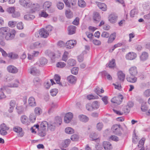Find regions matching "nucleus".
<instances>
[{"label": "nucleus", "mask_w": 150, "mask_h": 150, "mask_svg": "<svg viewBox=\"0 0 150 150\" xmlns=\"http://www.w3.org/2000/svg\"><path fill=\"white\" fill-rule=\"evenodd\" d=\"M121 128L120 125L115 124L112 127L111 130L115 134L120 135L122 134Z\"/></svg>", "instance_id": "f257e3e1"}, {"label": "nucleus", "mask_w": 150, "mask_h": 150, "mask_svg": "<svg viewBox=\"0 0 150 150\" xmlns=\"http://www.w3.org/2000/svg\"><path fill=\"white\" fill-rule=\"evenodd\" d=\"M123 98V96L121 95L119 96L113 97L111 99V101L112 103L120 104L122 102Z\"/></svg>", "instance_id": "f03ea898"}, {"label": "nucleus", "mask_w": 150, "mask_h": 150, "mask_svg": "<svg viewBox=\"0 0 150 150\" xmlns=\"http://www.w3.org/2000/svg\"><path fill=\"white\" fill-rule=\"evenodd\" d=\"M117 16L116 14L114 13H112L109 16L108 20L111 23H115L117 20Z\"/></svg>", "instance_id": "7ed1b4c3"}, {"label": "nucleus", "mask_w": 150, "mask_h": 150, "mask_svg": "<svg viewBox=\"0 0 150 150\" xmlns=\"http://www.w3.org/2000/svg\"><path fill=\"white\" fill-rule=\"evenodd\" d=\"M19 2L21 5L26 8L30 7L31 4L30 0H20Z\"/></svg>", "instance_id": "20e7f679"}, {"label": "nucleus", "mask_w": 150, "mask_h": 150, "mask_svg": "<svg viewBox=\"0 0 150 150\" xmlns=\"http://www.w3.org/2000/svg\"><path fill=\"white\" fill-rule=\"evenodd\" d=\"M76 44L75 40H71L67 41L66 44V46L67 48L70 49L73 48Z\"/></svg>", "instance_id": "39448f33"}, {"label": "nucleus", "mask_w": 150, "mask_h": 150, "mask_svg": "<svg viewBox=\"0 0 150 150\" xmlns=\"http://www.w3.org/2000/svg\"><path fill=\"white\" fill-rule=\"evenodd\" d=\"M29 71L30 73L34 75H38L40 74L39 70L34 67H31Z\"/></svg>", "instance_id": "423d86ee"}, {"label": "nucleus", "mask_w": 150, "mask_h": 150, "mask_svg": "<svg viewBox=\"0 0 150 150\" xmlns=\"http://www.w3.org/2000/svg\"><path fill=\"white\" fill-rule=\"evenodd\" d=\"M39 34L40 37L44 38H46L49 35V33L44 28H42L39 30Z\"/></svg>", "instance_id": "0eeeda50"}, {"label": "nucleus", "mask_w": 150, "mask_h": 150, "mask_svg": "<svg viewBox=\"0 0 150 150\" xmlns=\"http://www.w3.org/2000/svg\"><path fill=\"white\" fill-rule=\"evenodd\" d=\"M130 75L132 76H136L138 73L137 68L136 67L133 66L131 67L129 70Z\"/></svg>", "instance_id": "6e6552de"}, {"label": "nucleus", "mask_w": 150, "mask_h": 150, "mask_svg": "<svg viewBox=\"0 0 150 150\" xmlns=\"http://www.w3.org/2000/svg\"><path fill=\"white\" fill-rule=\"evenodd\" d=\"M7 70L8 72L13 74H16L18 72L17 68L13 65L8 66L7 67Z\"/></svg>", "instance_id": "1a4fd4ad"}, {"label": "nucleus", "mask_w": 150, "mask_h": 150, "mask_svg": "<svg viewBox=\"0 0 150 150\" xmlns=\"http://www.w3.org/2000/svg\"><path fill=\"white\" fill-rule=\"evenodd\" d=\"M140 103H141V109L143 112L146 111L148 108L146 105V102L143 99H140L139 101Z\"/></svg>", "instance_id": "9d476101"}, {"label": "nucleus", "mask_w": 150, "mask_h": 150, "mask_svg": "<svg viewBox=\"0 0 150 150\" xmlns=\"http://www.w3.org/2000/svg\"><path fill=\"white\" fill-rule=\"evenodd\" d=\"M137 57L136 54L133 52H129L127 54L126 56L127 59L132 60L134 59Z\"/></svg>", "instance_id": "9b49d317"}, {"label": "nucleus", "mask_w": 150, "mask_h": 150, "mask_svg": "<svg viewBox=\"0 0 150 150\" xmlns=\"http://www.w3.org/2000/svg\"><path fill=\"white\" fill-rule=\"evenodd\" d=\"M100 73L101 74L102 77L107 78V79L109 80H112V77L109 74L107 73L106 71H103L100 72Z\"/></svg>", "instance_id": "f8f14e48"}, {"label": "nucleus", "mask_w": 150, "mask_h": 150, "mask_svg": "<svg viewBox=\"0 0 150 150\" xmlns=\"http://www.w3.org/2000/svg\"><path fill=\"white\" fill-rule=\"evenodd\" d=\"M40 7L39 5L37 3L32 4L31 3L30 6L29 7L31 8L32 12H35L39 11L40 9Z\"/></svg>", "instance_id": "ddd939ff"}, {"label": "nucleus", "mask_w": 150, "mask_h": 150, "mask_svg": "<svg viewBox=\"0 0 150 150\" xmlns=\"http://www.w3.org/2000/svg\"><path fill=\"white\" fill-rule=\"evenodd\" d=\"M103 145L105 150H111L112 148L111 144L108 142H104L103 143Z\"/></svg>", "instance_id": "4468645a"}, {"label": "nucleus", "mask_w": 150, "mask_h": 150, "mask_svg": "<svg viewBox=\"0 0 150 150\" xmlns=\"http://www.w3.org/2000/svg\"><path fill=\"white\" fill-rule=\"evenodd\" d=\"M13 130L16 132L19 133V134L21 137L23 136V134L22 133V128L18 126H15L13 128Z\"/></svg>", "instance_id": "2eb2a0df"}, {"label": "nucleus", "mask_w": 150, "mask_h": 150, "mask_svg": "<svg viewBox=\"0 0 150 150\" xmlns=\"http://www.w3.org/2000/svg\"><path fill=\"white\" fill-rule=\"evenodd\" d=\"M76 27L75 26L71 25L68 28V34L69 35H72L76 32Z\"/></svg>", "instance_id": "dca6fc26"}, {"label": "nucleus", "mask_w": 150, "mask_h": 150, "mask_svg": "<svg viewBox=\"0 0 150 150\" xmlns=\"http://www.w3.org/2000/svg\"><path fill=\"white\" fill-rule=\"evenodd\" d=\"M96 3L100 9L102 11H105L107 10V7L106 5L103 3L96 2Z\"/></svg>", "instance_id": "f3484780"}, {"label": "nucleus", "mask_w": 150, "mask_h": 150, "mask_svg": "<svg viewBox=\"0 0 150 150\" xmlns=\"http://www.w3.org/2000/svg\"><path fill=\"white\" fill-rule=\"evenodd\" d=\"M33 83L35 86L38 87L41 85L42 81L39 78L36 77L34 79Z\"/></svg>", "instance_id": "a211bd4d"}, {"label": "nucleus", "mask_w": 150, "mask_h": 150, "mask_svg": "<svg viewBox=\"0 0 150 150\" xmlns=\"http://www.w3.org/2000/svg\"><path fill=\"white\" fill-rule=\"evenodd\" d=\"M67 79L69 82L73 84L75 83L76 80V77L72 75H70L68 76Z\"/></svg>", "instance_id": "6ab92c4d"}, {"label": "nucleus", "mask_w": 150, "mask_h": 150, "mask_svg": "<svg viewBox=\"0 0 150 150\" xmlns=\"http://www.w3.org/2000/svg\"><path fill=\"white\" fill-rule=\"evenodd\" d=\"M21 120L23 124L26 125H28V118L26 115H24L22 116L21 117Z\"/></svg>", "instance_id": "aec40b11"}, {"label": "nucleus", "mask_w": 150, "mask_h": 150, "mask_svg": "<svg viewBox=\"0 0 150 150\" xmlns=\"http://www.w3.org/2000/svg\"><path fill=\"white\" fill-rule=\"evenodd\" d=\"M28 102L29 105L30 106H34L36 105L35 98L33 97H30L29 98Z\"/></svg>", "instance_id": "412c9836"}, {"label": "nucleus", "mask_w": 150, "mask_h": 150, "mask_svg": "<svg viewBox=\"0 0 150 150\" xmlns=\"http://www.w3.org/2000/svg\"><path fill=\"white\" fill-rule=\"evenodd\" d=\"M119 79L121 81H123L125 78V75L122 71H119L117 73Z\"/></svg>", "instance_id": "4be33fe9"}, {"label": "nucleus", "mask_w": 150, "mask_h": 150, "mask_svg": "<svg viewBox=\"0 0 150 150\" xmlns=\"http://www.w3.org/2000/svg\"><path fill=\"white\" fill-rule=\"evenodd\" d=\"M45 54L50 57L51 59L55 58V54L54 53L50 50H47L45 52Z\"/></svg>", "instance_id": "5701e85b"}, {"label": "nucleus", "mask_w": 150, "mask_h": 150, "mask_svg": "<svg viewBox=\"0 0 150 150\" xmlns=\"http://www.w3.org/2000/svg\"><path fill=\"white\" fill-rule=\"evenodd\" d=\"M6 34L5 38L7 40L12 39L15 36V34L14 33H11L8 32Z\"/></svg>", "instance_id": "b1692460"}, {"label": "nucleus", "mask_w": 150, "mask_h": 150, "mask_svg": "<svg viewBox=\"0 0 150 150\" xmlns=\"http://www.w3.org/2000/svg\"><path fill=\"white\" fill-rule=\"evenodd\" d=\"M126 79L127 81L131 83H135L137 81V78L135 76H131V77L127 76Z\"/></svg>", "instance_id": "393cba45"}, {"label": "nucleus", "mask_w": 150, "mask_h": 150, "mask_svg": "<svg viewBox=\"0 0 150 150\" xmlns=\"http://www.w3.org/2000/svg\"><path fill=\"white\" fill-rule=\"evenodd\" d=\"M65 15L66 17L68 18H72L73 16V13L69 9L66 11Z\"/></svg>", "instance_id": "a878e982"}, {"label": "nucleus", "mask_w": 150, "mask_h": 150, "mask_svg": "<svg viewBox=\"0 0 150 150\" xmlns=\"http://www.w3.org/2000/svg\"><path fill=\"white\" fill-rule=\"evenodd\" d=\"M100 17L99 13L96 12L94 13L93 16V19L95 21L98 22L100 20Z\"/></svg>", "instance_id": "bb28decb"}, {"label": "nucleus", "mask_w": 150, "mask_h": 150, "mask_svg": "<svg viewBox=\"0 0 150 150\" xmlns=\"http://www.w3.org/2000/svg\"><path fill=\"white\" fill-rule=\"evenodd\" d=\"M41 46L40 43L39 42H35L33 44H32L30 46V48L31 49H35L36 48H40Z\"/></svg>", "instance_id": "cd10ccee"}, {"label": "nucleus", "mask_w": 150, "mask_h": 150, "mask_svg": "<svg viewBox=\"0 0 150 150\" xmlns=\"http://www.w3.org/2000/svg\"><path fill=\"white\" fill-rule=\"evenodd\" d=\"M149 56L148 54L146 52H143L140 56V59L142 61L146 60Z\"/></svg>", "instance_id": "c85d7f7f"}, {"label": "nucleus", "mask_w": 150, "mask_h": 150, "mask_svg": "<svg viewBox=\"0 0 150 150\" xmlns=\"http://www.w3.org/2000/svg\"><path fill=\"white\" fill-rule=\"evenodd\" d=\"M79 117L80 120L83 122H86L88 120V118L84 115H80L79 116Z\"/></svg>", "instance_id": "c756f323"}, {"label": "nucleus", "mask_w": 150, "mask_h": 150, "mask_svg": "<svg viewBox=\"0 0 150 150\" xmlns=\"http://www.w3.org/2000/svg\"><path fill=\"white\" fill-rule=\"evenodd\" d=\"M9 31L8 27H3L0 28V33L3 35H5Z\"/></svg>", "instance_id": "7c9ffc66"}, {"label": "nucleus", "mask_w": 150, "mask_h": 150, "mask_svg": "<svg viewBox=\"0 0 150 150\" xmlns=\"http://www.w3.org/2000/svg\"><path fill=\"white\" fill-rule=\"evenodd\" d=\"M25 20L28 21L32 20L35 18L34 16L31 14H27L25 15L24 16Z\"/></svg>", "instance_id": "2f4dec72"}, {"label": "nucleus", "mask_w": 150, "mask_h": 150, "mask_svg": "<svg viewBox=\"0 0 150 150\" xmlns=\"http://www.w3.org/2000/svg\"><path fill=\"white\" fill-rule=\"evenodd\" d=\"M115 37L116 33H114L112 34L109 37L108 41V43H112L115 39Z\"/></svg>", "instance_id": "473e14b6"}, {"label": "nucleus", "mask_w": 150, "mask_h": 150, "mask_svg": "<svg viewBox=\"0 0 150 150\" xmlns=\"http://www.w3.org/2000/svg\"><path fill=\"white\" fill-rule=\"evenodd\" d=\"M55 121L54 123L57 126L60 125L62 122V120L61 118L59 116L56 117L55 118Z\"/></svg>", "instance_id": "72a5a7b5"}, {"label": "nucleus", "mask_w": 150, "mask_h": 150, "mask_svg": "<svg viewBox=\"0 0 150 150\" xmlns=\"http://www.w3.org/2000/svg\"><path fill=\"white\" fill-rule=\"evenodd\" d=\"M70 140L69 139L65 140L62 144V146L64 148L67 147L70 144Z\"/></svg>", "instance_id": "f704fd0d"}, {"label": "nucleus", "mask_w": 150, "mask_h": 150, "mask_svg": "<svg viewBox=\"0 0 150 150\" xmlns=\"http://www.w3.org/2000/svg\"><path fill=\"white\" fill-rule=\"evenodd\" d=\"M52 3L50 1H46L43 4V8L45 10H47L51 6Z\"/></svg>", "instance_id": "c9c22d12"}, {"label": "nucleus", "mask_w": 150, "mask_h": 150, "mask_svg": "<svg viewBox=\"0 0 150 150\" xmlns=\"http://www.w3.org/2000/svg\"><path fill=\"white\" fill-rule=\"evenodd\" d=\"M48 124L47 122L46 121H43L41 123L40 125V127L43 130H45L47 126L48 127Z\"/></svg>", "instance_id": "e433bc0d"}, {"label": "nucleus", "mask_w": 150, "mask_h": 150, "mask_svg": "<svg viewBox=\"0 0 150 150\" xmlns=\"http://www.w3.org/2000/svg\"><path fill=\"white\" fill-rule=\"evenodd\" d=\"M115 65V60L114 59H112V60L110 61L108 64V66L110 68L114 67Z\"/></svg>", "instance_id": "4c0bfd02"}, {"label": "nucleus", "mask_w": 150, "mask_h": 150, "mask_svg": "<svg viewBox=\"0 0 150 150\" xmlns=\"http://www.w3.org/2000/svg\"><path fill=\"white\" fill-rule=\"evenodd\" d=\"M16 108L17 109L18 114H19L23 113L24 111V108L22 106H17Z\"/></svg>", "instance_id": "58836bf2"}, {"label": "nucleus", "mask_w": 150, "mask_h": 150, "mask_svg": "<svg viewBox=\"0 0 150 150\" xmlns=\"http://www.w3.org/2000/svg\"><path fill=\"white\" fill-rule=\"evenodd\" d=\"M94 91L98 95H99V94L103 93L104 91L102 88L101 89L100 88L97 86L95 88Z\"/></svg>", "instance_id": "ea45409f"}, {"label": "nucleus", "mask_w": 150, "mask_h": 150, "mask_svg": "<svg viewBox=\"0 0 150 150\" xmlns=\"http://www.w3.org/2000/svg\"><path fill=\"white\" fill-rule=\"evenodd\" d=\"M34 111L35 114L38 115H40L42 112V109L39 107H36Z\"/></svg>", "instance_id": "a19ab883"}, {"label": "nucleus", "mask_w": 150, "mask_h": 150, "mask_svg": "<svg viewBox=\"0 0 150 150\" xmlns=\"http://www.w3.org/2000/svg\"><path fill=\"white\" fill-rule=\"evenodd\" d=\"M40 63L42 65L46 64L47 62V60L44 57H42L40 59Z\"/></svg>", "instance_id": "79ce46f5"}, {"label": "nucleus", "mask_w": 150, "mask_h": 150, "mask_svg": "<svg viewBox=\"0 0 150 150\" xmlns=\"http://www.w3.org/2000/svg\"><path fill=\"white\" fill-rule=\"evenodd\" d=\"M65 132L66 133L71 134L74 132V130L70 127H68L65 129Z\"/></svg>", "instance_id": "37998d69"}, {"label": "nucleus", "mask_w": 150, "mask_h": 150, "mask_svg": "<svg viewBox=\"0 0 150 150\" xmlns=\"http://www.w3.org/2000/svg\"><path fill=\"white\" fill-rule=\"evenodd\" d=\"M98 101H94L92 103L93 110V109H97L99 107V105L98 104Z\"/></svg>", "instance_id": "c03bdc74"}, {"label": "nucleus", "mask_w": 150, "mask_h": 150, "mask_svg": "<svg viewBox=\"0 0 150 150\" xmlns=\"http://www.w3.org/2000/svg\"><path fill=\"white\" fill-rule=\"evenodd\" d=\"M79 6L81 7H84L86 6V4L84 0H78Z\"/></svg>", "instance_id": "a18cd8bd"}, {"label": "nucleus", "mask_w": 150, "mask_h": 150, "mask_svg": "<svg viewBox=\"0 0 150 150\" xmlns=\"http://www.w3.org/2000/svg\"><path fill=\"white\" fill-rule=\"evenodd\" d=\"M36 118V116L34 114H31L29 116V120L30 121L32 122H35Z\"/></svg>", "instance_id": "49530a36"}, {"label": "nucleus", "mask_w": 150, "mask_h": 150, "mask_svg": "<svg viewBox=\"0 0 150 150\" xmlns=\"http://www.w3.org/2000/svg\"><path fill=\"white\" fill-rule=\"evenodd\" d=\"M130 109L127 105L124 106L122 109V110L124 113L126 114H127L128 113L130 112Z\"/></svg>", "instance_id": "de8ad7c7"}, {"label": "nucleus", "mask_w": 150, "mask_h": 150, "mask_svg": "<svg viewBox=\"0 0 150 150\" xmlns=\"http://www.w3.org/2000/svg\"><path fill=\"white\" fill-rule=\"evenodd\" d=\"M69 65L71 66H73L75 65L76 64V61L73 59H69L67 62Z\"/></svg>", "instance_id": "09e8293b"}, {"label": "nucleus", "mask_w": 150, "mask_h": 150, "mask_svg": "<svg viewBox=\"0 0 150 150\" xmlns=\"http://www.w3.org/2000/svg\"><path fill=\"white\" fill-rule=\"evenodd\" d=\"M90 137L91 138L92 140H94L98 139L97 138V134L96 133H92L90 136Z\"/></svg>", "instance_id": "8fccbe9b"}, {"label": "nucleus", "mask_w": 150, "mask_h": 150, "mask_svg": "<svg viewBox=\"0 0 150 150\" xmlns=\"http://www.w3.org/2000/svg\"><path fill=\"white\" fill-rule=\"evenodd\" d=\"M79 138V137L77 134H75L72 135L71 139L73 141H77Z\"/></svg>", "instance_id": "3c124183"}, {"label": "nucleus", "mask_w": 150, "mask_h": 150, "mask_svg": "<svg viewBox=\"0 0 150 150\" xmlns=\"http://www.w3.org/2000/svg\"><path fill=\"white\" fill-rule=\"evenodd\" d=\"M56 126V125L54 123L52 124H48V129L51 131H54L55 129Z\"/></svg>", "instance_id": "603ef678"}, {"label": "nucleus", "mask_w": 150, "mask_h": 150, "mask_svg": "<svg viewBox=\"0 0 150 150\" xmlns=\"http://www.w3.org/2000/svg\"><path fill=\"white\" fill-rule=\"evenodd\" d=\"M98 97L97 96H94L91 94L88 95L87 96V98L89 100L97 99H98Z\"/></svg>", "instance_id": "864d4df0"}, {"label": "nucleus", "mask_w": 150, "mask_h": 150, "mask_svg": "<svg viewBox=\"0 0 150 150\" xmlns=\"http://www.w3.org/2000/svg\"><path fill=\"white\" fill-rule=\"evenodd\" d=\"M79 68L78 67H73L71 70V72L72 74L76 75L78 74Z\"/></svg>", "instance_id": "5fc2aeb1"}, {"label": "nucleus", "mask_w": 150, "mask_h": 150, "mask_svg": "<svg viewBox=\"0 0 150 150\" xmlns=\"http://www.w3.org/2000/svg\"><path fill=\"white\" fill-rule=\"evenodd\" d=\"M16 23L17 22L16 21H10L8 22V25L10 27L13 28L15 27Z\"/></svg>", "instance_id": "6e6d98bb"}, {"label": "nucleus", "mask_w": 150, "mask_h": 150, "mask_svg": "<svg viewBox=\"0 0 150 150\" xmlns=\"http://www.w3.org/2000/svg\"><path fill=\"white\" fill-rule=\"evenodd\" d=\"M19 83V81L18 80H16L15 83H12L10 84L9 86L11 87H17L18 86V84Z\"/></svg>", "instance_id": "4d7b16f0"}, {"label": "nucleus", "mask_w": 150, "mask_h": 150, "mask_svg": "<svg viewBox=\"0 0 150 150\" xmlns=\"http://www.w3.org/2000/svg\"><path fill=\"white\" fill-rule=\"evenodd\" d=\"M69 54L68 52L65 51L64 52V54L63 55L62 59V60L66 62L67 59V56Z\"/></svg>", "instance_id": "13d9d810"}, {"label": "nucleus", "mask_w": 150, "mask_h": 150, "mask_svg": "<svg viewBox=\"0 0 150 150\" xmlns=\"http://www.w3.org/2000/svg\"><path fill=\"white\" fill-rule=\"evenodd\" d=\"M109 139L110 140H111L116 142L118 141L119 140L118 137L117 136L114 135H111L109 137Z\"/></svg>", "instance_id": "bf43d9fd"}, {"label": "nucleus", "mask_w": 150, "mask_h": 150, "mask_svg": "<svg viewBox=\"0 0 150 150\" xmlns=\"http://www.w3.org/2000/svg\"><path fill=\"white\" fill-rule=\"evenodd\" d=\"M66 66V64L64 62H59L57 64V66L58 67L63 68Z\"/></svg>", "instance_id": "052dcab7"}, {"label": "nucleus", "mask_w": 150, "mask_h": 150, "mask_svg": "<svg viewBox=\"0 0 150 150\" xmlns=\"http://www.w3.org/2000/svg\"><path fill=\"white\" fill-rule=\"evenodd\" d=\"M58 92V90L57 89H52L50 92L52 96H55Z\"/></svg>", "instance_id": "680f3d73"}, {"label": "nucleus", "mask_w": 150, "mask_h": 150, "mask_svg": "<svg viewBox=\"0 0 150 150\" xmlns=\"http://www.w3.org/2000/svg\"><path fill=\"white\" fill-rule=\"evenodd\" d=\"M92 104L91 103H88L86 105V109L89 111H92L93 110Z\"/></svg>", "instance_id": "e2e57ef3"}, {"label": "nucleus", "mask_w": 150, "mask_h": 150, "mask_svg": "<svg viewBox=\"0 0 150 150\" xmlns=\"http://www.w3.org/2000/svg\"><path fill=\"white\" fill-rule=\"evenodd\" d=\"M145 140V139L144 138H142L139 142V143L138 144V146L139 147H142V146L144 144Z\"/></svg>", "instance_id": "0e129e2a"}, {"label": "nucleus", "mask_w": 150, "mask_h": 150, "mask_svg": "<svg viewBox=\"0 0 150 150\" xmlns=\"http://www.w3.org/2000/svg\"><path fill=\"white\" fill-rule=\"evenodd\" d=\"M7 11L9 13L12 14L15 11V8L14 7H9L7 9Z\"/></svg>", "instance_id": "69168bd1"}, {"label": "nucleus", "mask_w": 150, "mask_h": 150, "mask_svg": "<svg viewBox=\"0 0 150 150\" xmlns=\"http://www.w3.org/2000/svg\"><path fill=\"white\" fill-rule=\"evenodd\" d=\"M64 4L62 2H59L57 4V6L58 8L59 9H62L64 7Z\"/></svg>", "instance_id": "338daca9"}, {"label": "nucleus", "mask_w": 150, "mask_h": 150, "mask_svg": "<svg viewBox=\"0 0 150 150\" xmlns=\"http://www.w3.org/2000/svg\"><path fill=\"white\" fill-rule=\"evenodd\" d=\"M144 95L146 97H149L150 96V89L146 90L144 93Z\"/></svg>", "instance_id": "774afa93"}]
</instances>
